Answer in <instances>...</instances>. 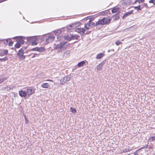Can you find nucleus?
Here are the masks:
<instances>
[{
  "instance_id": "obj_47",
  "label": "nucleus",
  "mask_w": 155,
  "mask_h": 155,
  "mask_svg": "<svg viewBox=\"0 0 155 155\" xmlns=\"http://www.w3.org/2000/svg\"><path fill=\"white\" fill-rule=\"evenodd\" d=\"M90 32H91V31H89L87 32L86 33H85V34H86V35L88 34H89Z\"/></svg>"
},
{
  "instance_id": "obj_5",
  "label": "nucleus",
  "mask_w": 155,
  "mask_h": 155,
  "mask_svg": "<svg viewBox=\"0 0 155 155\" xmlns=\"http://www.w3.org/2000/svg\"><path fill=\"white\" fill-rule=\"evenodd\" d=\"M71 78L70 76L69 75L66 76L63 78H61L60 80V83L63 84L66 83L67 82L70 80Z\"/></svg>"
},
{
  "instance_id": "obj_45",
  "label": "nucleus",
  "mask_w": 155,
  "mask_h": 155,
  "mask_svg": "<svg viewBox=\"0 0 155 155\" xmlns=\"http://www.w3.org/2000/svg\"><path fill=\"white\" fill-rule=\"evenodd\" d=\"M5 54H4L3 52H2L1 53H0V56H2L4 55Z\"/></svg>"
},
{
  "instance_id": "obj_39",
  "label": "nucleus",
  "mask_w": 155,
  "mask_h": 155,
  "mask_svg": "<svg viewBox=\"0 0 155 155\" xmlns=\"http://www.w3.org/2000/svg\"><path fill=\"white\" fill-rule=\"evenodd\" d=\"M38 47H36V48H32V49H31V50L32 51H38Z\"/></svg>"
},
{
  "instance_id": "obj_49",
  "label": "nucleus",
  "mask_w": 155,
  "mask_h": 155,
  "mask_svg": "<svg viewBox=\"0 0 155 155\" xmlns=\"http://www.w3.org/2000/svg\"><path fill=\"white\" fill-rule=\"evenodd\" d=\"M7 88V90L8 91L10 90V88L9 87H8L7 86L6 87V88Z\"/></svg>"
},
{
  "instance_id": "obj_52",
  "label": "nucleus",
  "mask_w": 155,
  "mask_h": 155,
  "mask_svg": "<svg viewBox=\"0 0 155 155\" xmlns=\"http://www.w3.org/2000/svg\"><path fill=\"white\" fill-rule=\"evenodd\" d=\"M6 41L7 42V43H8V39H7Z\"/></svg>"
},
{
  "instance_id": "obj_3",
  "label": "nucleus",
  "mask_w": 155,
  "mask_h": 155,
  "mask_svg": "<svg viewBox=\"0 0 155 155\" xmlns=\"http://www.w3.org/2000/svg\"><path fill=\"white\" fill-rule=\"evenodd\" d=\"M27 39L28 41L31 43L33 45H37V43L36 41H37V39L35 36L28 37Z\"/></svg>"
},
{
  "instance_id": "obj_6",
  "label": "nucleus",
  "mask_w": 155,
  "mask_h": 155,
  "mask_svg": "<svg viewBox=\"0 0 155 155\" xmlns=\"http://www.w3.org/2000/svg\"><path fill=\"white\" fill-rule=\"evenodd\" d=\"M55 37L53 34H50L48 35V37L46 39V42L47 43H48L51 42L54 40Z\"/></svg>"
},
{
  "instance_id": "obj_32",
  "label": "nucleus",
  "mask_w": 155,
  "mask_h": 155,
  "mask_svg": "<svg viewBox=\"0 0 155 155\" xmlns=\"http://www.w3.org/2000/svg\"><path fill=\"white\" fill-rule=\"evenodd\" d=\"M144 147H142L141 148H140V149H138V150H137L134 153V155H138V153L139 151L140 150H141V149H143L144 148Z\"/></svg>"
},
{
  "instance_id": "obj_20",
  "label": "nucleus",
  "mask_w": 155,
  "mask_h": 155,
  "mask_svg": "<svg viewBox=\"0 0 155 155\" xmlns=\"http://www.w3.org/2000/svg\"><path fill=\"white\" fill-rule=\"evenodd\" d=\"M85 64V62L84 61H81L78 63L77 66L79 67H82Z\"/></svg>"
},
{
  "instance_id": "obj_10",
  "label": "nucleus",
  "mask_w": 155,
  "mask_h": 155,
  "mask_svg": "<svg viewBox=\"0 0 155 155\" xmlns=\"http://www.w3.org/2000/svg\"><path fill=\"white\" fill-rule=\"evenodd\" d=\"M104 64V63L102 62L97 66V69L98 71H100L102 69Z\"/></svg>"
},
{
  "instance_id": "obj_18",
  "label": "nucleus",
  "mask_w": 155,
  "mask_h": 155,
  "mask_svg": "<svg viewBox=\"0 0 155 155\" xmlns=\"http://www.w3.org/2000/svg\"><path fill=\"white\" fill-rule=\"evenodd\" d=\"M24 50L23 48H21L19 50L17 54V55H20L24 54Z\"/></svg>"
},
{
  "instance_id": "obj_44",
  "label": "nucleus",
  "mask_w": 155,
  "mask_h": 155,
  "mask_svg": "<svg viewBox=\"0 0 155 155\" xmlns=\"http://www.w3.org/2000/svg\"><path fill=\"white\" fill-rule=\"evenodd\" d=\"M13 42L12 41H11L9 42L8 45L9 46H12V45L13 44Z\"/></svg>"
},
{
  "instance_id": "obj_30",
  "label": "nucleus",
  "mask_w": 155,
  "mask_h": 155,
  "mask_svg": "<svg viewBox=\"0 0 155 155\" xmlns=\"http://www.w3.org/2000/svg\"><path fill=\"white\" fill-rule=\"evenodd\" d=\"M21 46V44L20 43L17 42L15 45V47L17 48H18L20 47Z\"/></svg>"
},
{
  "instance_id": "obj_37",
  "label": "nucleus",
  "mask_w": 155,
  "mask_h": 155,
  "mask_svg": "<svg viewBox=\"0 0 155 155\" xmlns=\"http://www.w3.org/2000/svg\"><path fill=\"white\" fill-rule=\"evenodd\" d=\"M6 78H4L0 79V84L3 82L5 81L6 80Z\"/></svg>"
},
{
  "instance_id": "obj_35",
  "label": "nucleus",
  "mask_w": 155,
  "mask_h": 155,
  "mask_svg": "<svg viewBox=\"0 0 155 155\" xmlns=\"http://www.w3.org/2000/svg\"><path fill=\"white\" fill-rule=\"evenodd\" d=\"M144 0H136L134 2V3H136L137 2H138L139 3L143 2H144Z\"/></svg>"
},
{
  "instance_id": "obj_29",
  "label": "nucleus",
  "mask_w": 155,
  "mask_h": 155,
  "mask_svg": "<svg viewBox=\"0 0 155 155\" xmlns=\"http://www.w3.org/2000/svg\"><path fill=\"white\" fill-rule=\"evenodd\" d=\"M140 5H139L138 6H135L134 7L135 10H141L140 8Z\"/></svg>"
},
{
  "instance_id": "obj_48",
  "label": "nucleus",
  "mask_w": 155,
  "mask_h": 155,
  "mask_svg": "<svg viewBox=\"0 0 155 155\" xmlns=\"http://www.w3.org/2000/svg\"><path fill=\"white\" fill-rule=\"evenodd\" d=\"M27 48V47H23V49H26Z\"/></svg>"
},
{
  "instance_id": "obj_40",
  "label": "nucleus",
  "mask_w": 155,
  "mask_h": 155,
  "mask_svg": "<svg viewBox=\"0 0 155 155\" xmlns=\"http://www.w3.org/2000/svg\"><path fill=\"white\" fill-rule=\"evenodd\" d=\"M149 3H152L153 5H155V0H150L149 1Z\"/></svg>"
},
{
  "instance_id": "obj_31",
  "label": "nucleus",
  "mask_w": 155,
  "mask_h": 155,
  "mask_svg": "<svg viewBox=\"0 0 155 155\" xmlns=\"http://www.w3.org/2000/svg\"><path fill=\"white\" fill-rule=\"evenodd\" d=\"M8 60V58L7 57H5L3 58H0V61L1 62L5 61H7Z\"/></svg>"
},
{
  "instance_id": "obj_19",
  "label": "nucleus",
  "mask_w": 155,
  "mask_h": 155,
  "mask_svg": "<svg viewBox=\"0 0 155 155\" xmlns=\"http://www.w3.org/2000/svg\"><path fill=\"white\" fill-rule=\"evenodd\" d=\"M17 55L19 59H21V60H22L24 59L25 58V56L23 55V54Z\"/></svg>"
},
{
  "instance_id": "obj_15",
  "label": "nucleus",
  "mask_w": 155,
  "mask_h": 155,
  "mask_svg": "<svg viewBox=\"0 0 155 155\" xmlns=\"http://www.w3.org/2000/svg\"><path fill=\"white\" fill-rule=\"evenodd\" d=\"M80 37V36L78 35H72L71 34V40L72 39H76L77 40Z\"/></svg>"
},
{
  "instance_id": "obj_1",
  "label": "nucleus",
  "mask_w": 155,
  "mask_h": 155,
  "mask_svg": "<svg viewBox=\"0 0 155 155\" xmlns=\"http://www.w3.org/2000/svg\"><path fill=\"white\" fill-rule=\"evenodd\" d=\"M111 18L110 19L106 17H103L101 19H99L98 21L96 22V25L99 27L100 25H103L109 24L111 21Z\"/></svg>"
},
{
  "instance_id": "obj_33",
  "label": "nucleus",
  "mask_w": 155,
  "mask_h": 155,
  "mask_svg": "<svg viewBox=\"0 0 155 155\" xmlns=\"http://www.w3.org/2000/svg\"><path fill=\"white\" fill-rule=\"evenodd\" d=\"M91 24V27H93V26H96V28H97L98 27V26H97L96 25V23H94V22H91L90 24Z\"/></svg>"
},
{
  "instance_id": "obj_13",
  "label": "nucleus",
  "mask_w": 155,
  "mask_h": 155,
  "mask_svg": "<svg viewBox=\"0 0 155 155\" xmlns=\"http://www.w3.org/2000/svg\"><path fill=\"white\" fill-rule=\"evenodd\" d=\"M120 15L118 13L116 14L115 15L112 16V18H113V21L117 20L120 18Z\"/></svg>"
},
{
  "instance_id": "obj_24",
  "label": "nucleus",
  "mask_w": 155,
  "mask_h": 155,
  "mask_svg": "<svg viewBox=\"0 0 155 155\" xmlns=\"http://www.w3.org/2000/svg\"><path fill=\"white\" fill-rule=\"evenodd\" d=\"M64 38L65 40H67L69 41H71V35H70V36H69L68 35H66L64 36Z\"/></svg>"
},
{
  "instance_id": "obj_27",
  "label": "nucleus",
  "mask_w": 155,
  "mask_h": 155,
  "mask_svg": "<svg viewBox=\"0 0 155 155\" xmlns=\"http://www.w3.org/2000/svg\"><path fill=\"white\" fill-rule=\"evenodd\" d=\"M132 11H131L130 12H128L126 13L123 16V18H126L127 16H128V15H130L132 13Z\"/></svg>"
},
{
  "instance_id": "obj_41",
  "label": "nucleus",
  "mask_w": 155,
  "mask_h": 155,
  "mask_svg": "<svg viewBox=\"0 0 155 155\" xmlns=\"http://www.w3.org/2000/svg\"><path fill=\"white\" fill-rule=\"evenodd\" d=\"M4 54L6 55L8 53V50H4L3 51Z\"/></svg>"
},
{
  "instance_id": "obj_51",
  "label": "nucleus",
  "mask_w": 155,
  "mask_h": 155,
  "mask_svg": "<svg viewBox=\"0 0 155 155\" xmlns=\"http://www.w3.org/2000/svg\"><path fill=\"white\" fill-rule=\"evenodd\" d=\"M6 88V87H3L2 88V89L4 90Z\"/></svg>"
},
{
  "instance_id": "obj_50",
  "label": "nucleus",
  "mask_w": 155,
  "mask_h": 155,
  "mask_svg": "<svg viewBox=\"0 0 155 155\" xmlns=\"http://www.w3.org/2000/svg\"><path fill=\"white\" fill-rule=\"evenodd\" d=\"M91 19L89 21V24H90L91 22Z\"/></svg>"
},
{
  "instance_id": "obj_46",
  "label": "nucleus",
  "mask_w": 155,
  "mask_h": 155,
  "mask_svg": "<svg viewBox=\"0 0 155 155\" xmlns=\"http://www.w3.org/2000/svg\"><path fill=\"white\" fill-rule=\"evenodd\" d=\"M143 6L145 7H147V5L146 3H143Z\"/></svg>"
},
{
  "instance_id": "obj_2",
  "label": "nucleus",
  "mask_w": 155,
  "mask_h": 155,
  "mask_svg": "<svg viewBox=\"0 0 155 155\" xmlns=\"http://www.w3.org/2000/svg\"><path fill=\"white\" fill-rule=\"evenodd\" d=\"M67 43V41H64L56 46V48L59 49L57 51V53L62 52L63 50H65L68 47V46Z\"/></svg>"
},
{
  "instance_id": "obj_22",
  "label": "nucleus",
  "mask_w": 155,
  "mask_h": 155,
  "mask_svg": "<svg viewBox=\"0 0 155 155\" xmlns=\"http://www.w3.org/2000/svg\"><path fill=\"white\" fill-rule=\"evenodd\" d=\"M80 22H75L74 23L72 24V25L73 26V28H75L79 26V25H80Z\"/></svg>"
},
{
  "instance_id": "obj_16",
  "label": "nucleus",
  "mask_w": 155,
  "mask_h": 155,
  "mask_svg": "<svg viewBox=\"0 0 155 155\" xmlns=\"http://www.w3.org/2000/svg\"><path fill=\"white\" fill-rule=\"evenodd\" d=\"M61 30L60 29H59L57 30H55L53 32L54 34H55V35L57 36L59 35L61 33Z\"/></svg>"
},
{
  "instance_id": "obj_25",
  "label": "nucleus",
  "mask_w": 155,
  "mask_h": 155,
  "mask_svg": "<svg viewBox=\"0 0 155 155\" xmlns=\"http://www.w3.org/2000/svg\"><path fill=\"white\" fill-rule=\"evenodd\" d=\"M67 28L68 30H70L74 28L72 24H70V25L67 26Z\"/></svg>"
},
{
  "instance_id": "obj_36",
  "label": "nucleus",
  "mask_w": 155,
  "mask_h": 155,
  "mask_svg": "<svg viewBox=\"0 0 155 155\" xmlns=\"http://www.w3.org/2000/svg\"><path fill=\"white\" fill-rule=\"evenodd\" d=\"M121 44H122V42L119 41H117L115 42V44L117 46H118Z\"/></svg>"
},
{
  "instance_id": "obj_11",
  "label": "nucleus",
  "mask_w": 155,
  "mask_h": 155,
  "mask_svg": "<svg viewBox=\"0 0 155 155\" xmlns=\"http://www.w3.org/2000/svg\"><path fill=\"white\" fill-rule=\"evenodd\" d=\"M41 87L44 88H48L50 87V84L47 83H42L41 85Z\"/></svg>"
},
{
  "instance_id": "obj_4",
  "label": "nucleus",
  "mask_w": 155,
  "mask_h": 155,
  "mask_svg": "<svg viewBox=\"0 0 155 155\" xmlns=\"http://www.w3.org/2000/svg\"><path fill=\"white\" fill-rule=\"evenodd\" d=\"M35 89L34 87H28L26 89V92L28 96H30L34 93Z\"/></svg>"
},
{
  "instance_id": "obj_23",
  "label": "nucleus",
  "mask_w": 155,
  "mask_h": 155,
  "mask_svg": "<svg viewBox=\"0 0 155 155\" xmlns=\"http://www.w3.org/2000/svg\"><path fill=\"white\" fill-rule=\"evenodd\" d=\"M89 27H91V24L89 23L85 24L84 28H85L86 30H89Z\"/></svg>"
},
{
  "instance_id": "obj_38",
  "label": "nucleus",
  "mask_w": 155,
  "mask_h": 155,
  "mask_svg": "<svg viewBox=\"0 0 155 155\" xmlns=\"http://www.w3.org/2000/svg\"><path fill=\"white\" fill-rule=\"evenodd\" d=\"M149 140L151 141H153L155 140V136L151 137L150 138Z\"/></svg>"
},
{
  "instance_id": "obj_53",
  "label": "nucleus",
  "mask_w": 155,
  "mask_h": 155,
  "mask_svg": "<svg viewBox=\"0 0 155 155\" xmlns=\"http://www.w3.org/2000/svg\"><path fill=\"white\" fill-rule=\"evenodd\" d=\"M147 147H148V145H146V148H147ZM144 147V148L145 147Z\"/></svg>"
},
{
  "instance_id": "obj_42",
  "label": "nucleus",
  "mask_w": 155,
  "mask_h": 155,
  "mask_svg": "<svg viewBox=\"0 0 155 155\" xmlns=\"http://www.w3.org/2000/svg\"><path fill=\"white\" fill-rule=\"evenodd\" d=\"M25 122L26 124H28V122H29V121L27 119L26 117L25 116Z\"/></svg>"
},
{
  "instance_id": "obj_12",
  "label": "nucleus",
  "mask_w": 155,
  "mask_h": 155,
  "mask_svg": "<svg viewBox=\"0 0 155 155\" xmlns=\"http://www.w3.org/2000/svg\"><path fill=\"white\" fill-rule=\"evenodd\" d=\"M132 1V0H122V2L124 4L129 5L131 3Z\"/></svg>"
},
{
  "instance_id": "obj_21",
  "label": "nucleus",
  "mask_w": 155,
  "mask_h": 155,
  "mask_svg": "<svg viewBox=\"0 0 155 155\" xmlns=\"http://www.w3.org/2000/svg\"><path fill=\"white\" fill-rule=\"evenodd\" d=\"M132 149L131 148H126L123 149L122 151V153H126L127 152H129L132 150Z\"/></svg>"
},
{
  "instance_id": "obj_34",
  "label": "nucleus",
  "mask_w": 155,
  "mask_h": 155,
  "mask_svg": "<svg viewBox=\"0 0 155 155\" xmlns=\"http://www.w3.org/2000/svg\"><path fill=\"white\" fill-rule=\"evenodd\" d=\"M38 51L39 52H43L45 50V48L43 47L38 48Z\"/></svg>"
},
{
  "instance_id": "obj_17",
  "label": "nucleus",
  "mask_w": 155,
  "mask_h": 155,
  "mask_svg": "<svg viewBox=\"0 0 155 155\" xmlns=\"http://www.w3.org/2000/svg\"><path fill=\"white\" fill-rule=\"evenodd\" d=\"M119 8L118 7H114L112 10V12L113 13L117 12L119 11Z\"/></svg>"
},
{
  "instance_id": "obj_7",
  "label": "nucleus",
  "mask_w": 155,
  "mask_h": 155,
  "mask_svg": "<svg viewBox=\"0 0 155 155\" xmlns=\"http://www.w3.org/2000/svg\"><path fill=\"white\" fill-rule=\"evenodd\" d=\"M75 31L76 32L79 33L81 35L83 36L85 34L86 29H84L83 28H76Z\"/></svg>"
},
{
  "instance_id": "obj_9",
  "label": "nucleus",
  "mask_w": 155,
  "mask_h": 155,
  "mask_svg": "<svg viewBox=\"0 0 155 155\" xmlns=\"http://www.w3.org/2000/svg\"><path fill=\"white\" fill-rule=\"evenodd\" d=\"M21 37H14V38H17V41L18 42L20 43H21L22 44H23L24 43V41L23 40L22 38Z\"/></svg>"
},
{
  "instance_id": "obj_43",
  "label": "nucleus",
  "mask_w": 155,
  "mask_h": 155,
  "mask_svg": "<svg viewBox=\"0 0 155 155\" xmlns=\"http://www.w3.org/2000/svg\"><path fill=\"white\" fill-rule=\"evenodd\" d=\"M38 55V54L34 53L33 54V55L32 56V58H34L36 56H37Z\"/></svg>"
},
{
  "instance_id": "obj_14",
  "label": "nucleus",
  "mask_w": 155,
  "mask_h": 155,
  "mask_svg": "<svg viewBox=\"0 0 155 155\" xmlns=\"http://www.w3.org/2000/svg\"><path fill=\"white\" fill-rule=\"evenodd\" d=\"M104 55L105 54L102 53H99L97 55L96 58L97 59H101Z\"/></svg>"
},
{
  "instance_id": "obj_26",
  "label": "nucleus",
  "mask_w": 155,
  "mask_h": 155,
  "mask_svg": "<svg viewBox=\"0 0 155 155\" xmlns=\"http://www.w3.org/2000/svg\"><path fill=\"white\" fill-rule=\"evenodd\" d=\"M70 54V52L68 51H65L63 55V57H66L67 56H68Z\"/></svg>"
},
{
  "instance_id": "obj_28",
  "label": "nucleus",
  "mask_w": 155,
  "mask_h": 155,
  "mask_svg": "<svg viewBox=\"0 0 155 155\" xmlns=\"http://www.w3.org/2000/svg\"><path fill=\"white\" fill-rule=\"evenodd\" d=\"M70 109L71 111L73 113H75L76 112V109L74 108H73L72 107H71L70 108Z\"/></svg>"
},
{
  "instance_id": "obj_8",
  "label": "nucleus",
  "mask_w": 155,
  "mask_h": 155,
  "mask_svg": "<svg viewBox=\"0 0 155 155\" xmlns=\"http://www.w3.org/2000/svg\"><path fill=\"white\" fill-rule=\"evenodd\" d=\"M18 92L19 96L21 97H25L27 95L26 91L21 90L19 91Z\"/></svg>"
}]
</instances>
